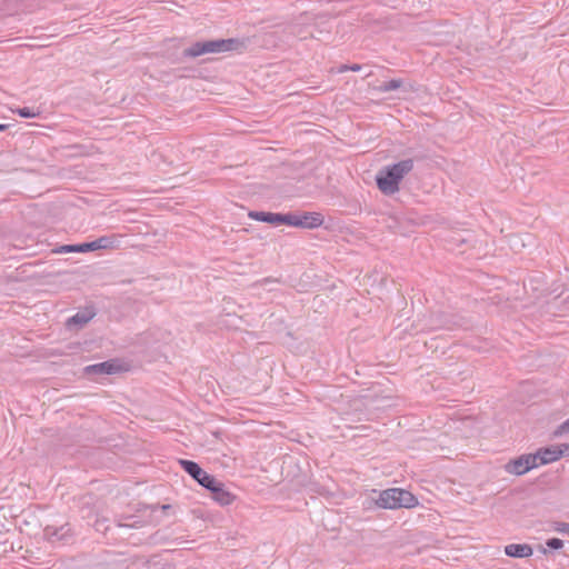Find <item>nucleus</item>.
<instances>
[{
    "mask_svg": "<svg viewBox=\"0 0 569 569\" xmlns=\"http://www.w3.org/2000/svg\"><path fill=\"white\" fill-rule=\"evenodd\" d=\"M413 167L415 162L409 158L381 169L376 178L379 190L385 194L398 192L400 181L413 170Z\"/></svg>",
    "mask_w": 569,
    "mask_h": 569,
    "instance_id": "obj_1",
    "label": "nucleus"
},
{
    "mask_svg": "<svg viewBox=\"0 0 569 569\" xmlns=\"http://www.w3.org/2000/svg\"><path fill=\"white\" fill-rule=\"evenodd\" d=\"M377 506L385 509L412 508L418 501L416 497L399 488H391L380 492L376 501Z\"/></svg>",
    "mask_w": 569,
    "mask_h": 569,
    "instance_id": "obj_2",
    "label": "nucleus"
},
{
    "mask_svg": "<svg viewBox=\"0 0 569 569\" xmlns=\"http://www.w3.org/2000/svg\"><path fill=\"white\" fill-rule=\"evenodd\" d=\"M237 41L233 39H218L196 42L184 50L188 57H199L207 53H220L234 49Z\"/></svg>",
    "mask_w": 569,
    "mask_h": 569,
    "instance_id": "obj_3",
    "label": "nucleus"
},
{
    "mask_svg": "<svg viewBox=\"0 0 569 569\" xmlns=\"http://www.w3.org/2000/svg\"><path fill=\"white\" fill-rule=\"evenodd\" d=\"M537 458L533 453L522 455L505 465L506 472L515 476H522L533 468H537Z\"/></svg>",
    "mask_w": 569,
    "mask_h": 569,
    "instance_id": "obj_4",
    "label": "nucleus"
},
{
    "mask_svg": "<svg viewBox=\"0 0 569 569\" xmlns=\"http://www.w3.org/2000/svg\"><path fill=\"white\" fill-rule=\"evenodd\" d=\"M179 463L202 487L214 483V477L200 468L198 463L183 459L179 460Z\"/></svg>",
    "mask_w": 569,
    "mask_h": 569,
    "instance_id": "obj_5",
    "label": "nucleus"
},
{
    "mask_svg": "<svg viewBox=\"0 0 569 569\" xmlns=\"http://www.w3.org/2000/svg\"><path fill=\"white\" fill-rule=\"evenodd\" d=\"M44 538L52 543H66L72 537V530L69 523H64L61 526L49 525L43 529Z\"/></svg>",
    "mask_w": 569,
    "mask_h": 569,
    "instance_id": "obj_6",
    "label": "nucleus"
},
{
    "mask_svg": "<svg viewBox=\"0 0 569 569\" xmlns=\"http://www.w3.org/2000/svg\"><path fill=\"white\" fill-rule=\"evenodd\" d=\"M322 223L323 217L318 212H308L302 216L290 214V219L287 220V224L289 226L309 229L320 227Z\"/></svg>",
    "mask_w": 569,
    "mask_h": 569,
    "instance_id": "obj_7",
    "label": "nucleus"
},
{
    "mask_svg": "<svg viewBox=\"0 0 569 569\" xmlns=\"http://www.w3.org/2000/svg\"><path fill=\"white\" fill-rule=\"evenodd\" d=\"M567 449V445H560L558 447H550L538 450L536 453H533V456L537 458V467L558 460L563 456Z\"/></svg>",
    "mask_w": 569,
    "mask_h": 569,
    "instance_id": "obj_8",
    "label": "nucleus"
},
{
    "mask_svg": "<svg viewBox=\"0 0 569 569\" xmlns=\"http://www.w3.org/2000/svg\"><path fill=\"white\" fill-rule=\"evenodd\" d=\"M120 371H122V366L114 359L90 365L84 368L87 375H114Z\"/></svg>",
    "mask_w": 569,
    "mask_h": 569,
    "instance_id": "obj_9",
    "label": "nucleus"
},
{
    "mask_svg": "<svg viewBox=\"0 0 569 569\" xmlns=\"http://www.w3.org/2000/svg\"><path fill=\"white\" fill-rule=\"evenodd\" d=\"M120 246L118 236H104L91 242L82 243V251H93L99 249H117Z\"/></svg>",
    "mask_w": 569,
    "mask_h": 569,
    "instance_id": "obj_10",
    "label": "nucleus"
},
{
    "mask_svg": "<svg viewBox=\"0 0 569 569\" xmlns=\"http://www.w3.org/2000/svg\"><path fill=\"white\" fill-rule=\"evenodd\" d=\"M96 316V311L93 308H84L78 311L74 316L67 320L66 326L69 329H81L83 328L93 317Z\"/></svg>",
    "mask_w": 569,
    "mask_h": 569,
    "instance_id": "obj_11",
    "label": "nucleus"
},
{
    "mask_svg": "<svg viewBox=\"0 0 569 569\" xmlns=\"http://www.w3.org/2000/svg\"><path fill=\"white\" fill-rule=\"evenodd\" d=\"M249 217L254 220L268 222L271 224H281V223L287 224V220L290 219V213L281 214V213H272V212H263V211H251L249 213Z\"/></svg>",
    "mask_w": 569,
    "mask_h": 569,
    "instance_id": "obj_12",
    "label": "nucleus"
},
{
    "mask_svg": "<svg viewBox=\"0 0 569 569\" xmlns=\"http://www.w3.org/2000/svg\"><path fill=\"white\" fill-rule=\"evenodd\" d=\"M532 552V548L527 543H511L505 547V553L513 558H528Z\"/></svg>",
    "mask_w": 569,
    "mask_h": 569,
    "instance_id": "obj_13",
    "label": "nucleus"
},
{
    "mask_svg": "<svg viewBox=\"0 0 569 569\" xmlns=\"http://www.w3.org/2000/svg\"><path fill=\"white\" fill-rule=\"evenodd\" d=\"M212 499L221 506H229L234 501L236 496L223 486L212 496Z\"/></svg>",
    "mask_w": 569,
    "mask_h": 569,
    "instance_id": "obj_14",
    "label": "nucleus"
},
{
    "mask_svg": "<svg viewBox=\"0 0 569 569\" xmlns=\"http://www.w3.org/2000/svg\"><path fill=\"white\" fill-rule=\"evenodd\" d=\"M402 86L401 80L392 79L379 87V91L389 92L399 89Z\"/></svg>",
    "mask_w": 569,
    "mask_h": 569,
    "instance_id": "obj_15",
    "label": "nucleus"
},
{
    "mask_svg": "<svg viewBox=\"0 0 569 569\" xmlns=\"http://www.w3.org/2000/svg\"><path fill=\"white\" fill-rule=\"evenodd\" d=\"M56 253L83 252L81 244H64L53 250Z\"/></svg>",
    "mask_w": 569,
    "mask_h": 569,
    "instance_id": "obj_16",
    "label": "nucleus"
},
{
    "mask_svg": "<svg viewBox=\"0 0 569 569\" xmlns=\"http://www.w3.org/2000/svg\"><path fill=\"white\" fill-rule=\"evenodd\" d=\"M14 112L22 118H36L39 114V112H36L33 109L27 107L18 108L17 110H14Z\"/></svg>",
    "mask_w": 569,
    "mask_h": 569,
    "instance_id": "obj_17",
    "label": "nucleus"
},
{
    "mask_svg": "<svg viewBox=\"0 0 569 569\" xmlns=\"http://www.w3.org/2000/svg\"><path fill=\"white\" fill-rule=\"evenodd\" d=\"M546 545L551 549H561L563 547V541L558 538L548 539Z\"/></svg>",
    "mask_w": 569,
    "mask_h": 569,
    "instance_id": "obj_18",
    "label": "nucleus"
},
{
    "mask_svg": "<svg viewBox=\"0 0 569 569\" xmlns=\"http://www.w3.org/2000/svg\"><path fill=\"white\" fill-rule=\"evenodd\" d=\"M553 530L560 533L569 535V523L567 522H556L553 526Z\"/></svg>",
    "mask_w": 569,
    "mask_h": 569,
    "instance_id": "obj_19",
    "label": "nucleus"
},
{
    "mask_svg": "<svg viewBox=\"0 0 569 569\" xmlns=\"http://www.w3.org/2000/svg\"><path fill=\"white\" fill-rule=\"evenodd\" d=\"M567 432H569V418L555 430V436H561Z\"/></svg>",
    "mask_w": 569,
    "mask_h": 569,
    "instance_id": "obj_20",
    "label": "nucleus"
},
{
    "mask_svg": "<svg viewBox=\"0 0 569 569\" xmlns=\"http://www.w3.org/2000/svg\"><path fill=\"white\" fill-rule=\"evenodd\" d=\"M224 485L221 481H219L217 478H214V483L213 485H207L204 488L210 490L212 496H213Z\"/></svg>",
    "mask_w": 569,
    "mask_h": 569,
    "instance_id": "obj_21",
    "label": "nucleus"
},
{
    "mask_svg": "<svg viewBox=\"0 0 569 569\" xmlns=\"http://www.w3.org/2000/svg\"><path fill=\"white\" fill-rule=\"evenodd\" d=\"M107 520L106 519H98L94 523V528L97 531H101V532H104L108 530V526L106 525Z\"/></svg>",
    "mask_w": 569,
    "mask_h": 569,
    "instance_id": "obj_22",
    "label": "nucleus"
},
{
    "mask_svg": "<svg viewBox=\"0 0 569 569\" xmlns=\"http://www.w3.org/2000/svg\"><path fill=\"white\" fill-rule=\"evenodd\" d=\"M361 69V66L360 64H352V66H349V70L350 71H359Z\"/></svg>",
    "mask_w": 569,
    "mask_h": 569,
    "instance_id": "obj_23",
    "label": "nucleus"
},
{
    "mask_svg": "<svg viewBox=\"0 0 569 569\" xmlns=\"http://www.w3.org/2000/svg\"><path fill=\"white\" fill-rule=\"evenodd\" d=\"M348 70H349V66L342 64V66L339 67L338 72H345V71H348Z\"/></svg>",
    "mask_w": 569,
    "mask_h": 569,
    "instance_id": "obj_24",
    "label": "nucleus"
},
{
    "mask_svg": "<svg viewBox=\"0 0 569 569\" xmlns=\"http://www.w3.org/2000/svg\"><path fill=\"white\" fill-rule=\"evenodd\" d=\"M170 508H171V506H170V505H163V506H161V509H162L163 511H168Z\"/></svg>",
    "mask_w": 569,
    "mask_h": 569,
    "instance_id": "obj_25",
    "label": "nucleus"
},
{
    "mask_svg": "<svg viewBox=\"0 0 569 569\" xmlns=\"http://www.w3.org/2000/svg\"><path fill=\"white\" fill-rule=\"evenodd\" d=\"M7 127H8L7 124H0V131L7 129Z\"/></svg>",
    "mask_w": 569,
    "mask_h": 569,
    "instance_id": "obj_26",
    "label": "nucleus"
},
{
    "mask_svg": "<svg viewBox=\"0 0 569 569\" xmlns=\"http://www.w3.org/2000/svg\"><path fill=\"white\" fill-rule=\"evenodd\" d=\"M518 240L519 239H516L515 243H513V247L517 248L518 247Z\"/></svg>",
    "mask_w": 569,
    "mask_h": 569,
    "instance_id": "obj_27",
    "label": "nucleus"
}]
</instances>
